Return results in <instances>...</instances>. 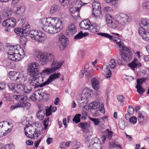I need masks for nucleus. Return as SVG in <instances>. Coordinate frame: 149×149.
Listing matches in <instances>:
<instances>
[{
	"label": "nucleus",
	"mask_w": 149,
	"mask_h": 149,
	"mask_svg": "<svg viewBox=\"0 0 149 149\" xmlns=\"http://www.w3.org/2000/svg\"><path fill=\"white\" fill-rule=\"evenodd\" d=\"M47 57V53L39 52L36 55L35 58L41 65H43L48 62Z\"/></svg>",
	"instance_id": "8"
},
{
	"label": "nucleus",
	"mask_w": 149,
	"mask_h": 149,
	"mask_svg": "<svg viewBox=\"0 0 149 149\" xmlns=\"http://www.w3.org/2000/svg\"><path fill=\"white\" fill-rule=\"evenodd\" d=\"M77 32V28L75 24L71 23L68 26L66 30V34L69 36H72L75 34Z\"/></svg>",
	"instance_id": "11"
},
{
	"label": "nucleus",
	"mask_w": 149,
	"mask_h": 149,
	"mask_svg": "<svg viewBox=\"0 0 149 149\" xmlns=\"http://www.w3.org/2000/svg\"><path fill=\"white\" fill-rule=\"evenodd\" d=\"M11 14V11L9 8H6L3 10V15L4 17H8Z\"/></svg>",
	"instance_id": "37"
},
{
	"label": "nucleus",
	"mask_w": 149,
	"mask_h": 149,
	"mask_svg": "<svg viewBox=\"0 0 149 149\" xmlns=\"http://www.w3.org/2000/svg\"><path fill=\"white\" fill-rule=\"evenodd\" d=\"M40 65L37 62H32L29 65L27 74L29 75L36 76L40 70Z\"/></svg>",
	"instance_id": "4"
},
{
	"label": "nucleus",
	"mask_w": 149,
	"mask_h": 149,
	"mask_svg": "<svg viewBox=\"0 0 149 149\" xmlns=\"http://www.w3.org/2000/svg\"><path fill=\"white\" fill-rule=\"evenodd\" d=\"M97 34L98 35L100 36L108 38L110 40H112L113 38V37L107 33H98Z\"/></svg>",
	"instance_id": "43"
},
{
	"label": "nucleus",
	"mask_w": 149,
	"mask_h": 149,
	"mask_svg": "<svg viewBox=\"0 0 149 149\" xmlns=\"http://www.w3.org/2000/svg\"><path fill=\"white\" fill-rule=\"evenodd\" d=\"M89 149H99L101 145V141L97 138L90 139L88 141Z\"/></svg>",
	"instance_id": "9"
},
{
	"label": "nucleus",
	"mask_w": 149,
	"mask_h": 149,
	"mask_svg": "<svg viewBox=\"0 0 149 149\" xmlns=\"http://www.w3.org/2000/svg\"><path fill=\"white\" fill-rule=\"evenodd\" d=\"M72 4L77 8V9L79 10L83 6V2L81 0H77L76 2H73Z\"/></svg>",
	"instance_id": "35"
},
{
	"label": "nucleus",
	"mask_w": 149,
	"mask_h": 149,
	"mask_svg": "<svg viewBox=\"0 0 149 149\" xmlns=\"http://www.w3.org/2000/svg\"><path fill=\"white\" fill-rule=\"evenodd\" d=\"M61 75L60 73L58 72L57 73L54 74L50 76L47 80L44 82V84H43L42 86H45L47 85L53 81L56 78L59 77V76Z\"/></svg>",
	"instance_id": "16"
},
{
	"label": "nucleus",
	"mask_w": 149,
	"mask_h": 149,
	"mask_svg": "<svg viewBox=\"0 0 149 149\" xmlns=\"http://www.w3.org/2000/svg\"><path fill=\"white\" fill-rule=\"evenodd\" d=\"M18 107H22L29 109L31 106V104L28 102H19L17 104Z\"/></svg>",
	"instance_id": "31"
},
{
	"label": "nucleus",
	"mask_w": 149,
	"mask_h": 149,
	"mask_svg": "<svg viewBox=\"0 0 149 149\" xmlns=\"http://www.w3.org/2000/svg\"><path fill=\"white\" fill-rule=\"evenodd\" d=\"M51 107H46L45 109L46 111V115L47 116H48L52 114V111L51 109Z\"/></svg>",
	"instance_id": "61"
},
{
	"label": "nucleus",
	"mask_w": 149,
	"mask_h": 149,
	"mask_svg": "<svg viewBox=\"0 0 149 149\" xmlns=\"http://www.w3.org/2000/svg\"><path fill=\"white\" fill-rule=\"evenodd\" d=\"M16 82L24 83L27 79L26 76L25 74L22 72H18Z\"/></svg>",
	"instance_id": "20"
},
{
	"label": "nucleus",
	"mask_w": 149,
	"mask_h": 149,
	"mask_svg": "<svg viewBox=\"0 0 149 149\" xmlns=\"http://www.w3.org/2000/svg\"><path fill=\"white\" fill-rule=\"evenodd\" d=\"M38 95L40 96L39 94H38V93H34L30 97V98L31 100L35 101L37 100H38Z\"/></svg>",
	"instance_id": "53"
},
{
	"label": "nucleus",
	"mask_w": 149,
	"mask_h": 149,
	"mask_svg": "<svg viewBox=\"0 0 149 149\" xmlns=\"http://www.w3.org/2000/svg\"><path fill=\"white\" fill-rule=\"evenodd\" d=\"M106 21L108 26L111 28H116L119 24L118 22L116 21L111 17V15L107 13L105 15Z\"/></svg>",
	"instance_id": "7"
},
{
	"label": "nucleus",
	"mask_w": 149,
	"mask_h": 149,
	"mask_svg": "<svg viewBox=\"0 0 149 149\" xmlns=\"http://www.w3.org/2000/svg\"><path fill=\"white\" fill-rule=\"evenodd\" d=\"M30 26L29 24H24L22 26V31H23V33L29 34L30 31Z\"/></svg>",
	"instance_id": "34"
},
{
	"label": "nucleus",
	"mask_w": 149,
	"mask_h": 149,
	"mask_svg": "<svg viewBox=\"0 0 149 149\" xmlns=\"http://www.w3.org/2000/svg\"><path fill=\"white\" fill-rule=\"evenodd\" d=\"M90 25H91V23L89 20L86 19L81 22L79 24V26L81 29L83 30H88L89 28Z\"/></svg>",
	"instance_id": "18"
},
{
	"label": "nucleus",
	"mask_w": 149,
	"mask_h": 149,
	"mask_svg": "<svg viewBox=\"0 0 149 149\" xmlns=\"http://www.w3.org/2000/svg\"><path fill=\"white\" fill-rule=\"evenodd\" d=\"M116 18L119 24L122 25L125 24L126 23L130 22L131 20V17L124 13H120L116 16Z\"/></svg>",
	"instance_id": "6"
},
{
	"label": "nucleus",
	"mask_w": 149,
	"mask_h": 149,
	"mask_svg": "<svg viewBox=\"0 0 149 149\" xmlns=\"http://www.w3.org/2000/svg\"><path fill=\"white\" fill-rule=\"evenodd\" d=\"M101 9H100V10L97 9L96 10H93L92 14L94 17H97L101 15Z\"/></svg>",
	"instance_id": "55"
},
{
	"label": "nucleus",
	"mask_w": 149,
	"mask_h": 149,
	"mask_svg": "<svg viewBox=\"0 0 149 149\" xmlns=\"http://www.w3.org/2000/svg\"><path fill=\"white\" fill-rule=\"evenodd\" d=\"M128 66L131 68L133 70L135 68H139L141 67V63L137 59L135 58L132 61L128 64Z\"/></svg>",
	"instance_id": "15"
},
{
	"label": "nucleus",
	"mask_w": 149,
	"mask_h": 149,
	"mask_svg": "<svg viewBox=\"0 0 149 149\" xmlns=\"http://www.w3.org/2000/svg\"><path fill=\"white\" fill-rule=\"evenodd\" d=\"M94 70H91L88 71L85 70V76L87 78H91L93 76Z\"/></svg>",
	"instance_id": "39"
},
{
	"label": "nucleus",
	"mask_w": 149,
	"mask_h": 149,
	"mask_svg": "<svg viewBox=\"0 0 149 149\" xmlns=\"http://www.w3.org/2000/svg\"><path fill=\"white\" fill-rule=\"evenodd\" d=\"M88 29L89 30L90 32L94 33L99 31V28L96 24H93L90 25L89 28Z\"/></svg>",
	"instance_id": "29"
},
{
	"label": "nucleus",
	"mask_w": 149,
	"mask_h": 149,
	"mask_svg": "<svg viewBox=\"0 0 149 149\" xmlns=\"http://www.w3.org/2000/svg\"><path fill=\"white\" fill-rule=\"evenodd\" d=\"M41 21L43 30L51 34L58 32L63 28V22L58 18H43Z\"/></svg>",
	"instance_id": "1"
},
{
	"label": "nucleus",
	"mask_w": 149,
	"mask_h": 149,
	"mask_svg": "<svg viewBox=\"0 0 149 149\" xmlns=\"http://www.w3.org/2000/svg\"><path fill=\"white\" fill-rule=\"evenodd\" d=\"M88 99L85 96H83V94H81V96L79 97L77 100L80 103L81 105L84 106L88 103Z\"/></svg>",
	"instance_id": "26"
},
{
	"label": "nucleus",
	"mask_w": 149,
	"mask_h": 149,
	"mask_svg": "<svg viewBox=\"0 0 149 149\" xmlns=\"http://www.w3.org/2000/svg\"><path fill=\"white\" fill-rule=\"evenodd\" d=\"M38 94H39L40 96L41 97L42 99H45L47 100L49 99L50 95L43 89H40L39 90Z\"/></svg>",
	"instance_id": "22"
},
{
	"label": "nucleus",
	"mask_w": 149,
	"mask_h": 149,
	"mask_svg": "<svg viewBox=\"0 0 149 149\" xmlns=\"http://www.w3.org/2000/svg\"><path fill=\"white\" fill-rule=\"evenodd\" d=\"M81 115L80 114H78L76 115L74 117L73 119V121L76 123H78L80 121V117Z\"/></svg>",
	"instance_id": "56"
},
{
	"label": "nucleus",
	"mask_w": 149,
	"mask_h": 149,
	"mask_svg": "<svg viewBox=\"0 0 149 149\" xmlns=\"http://www.w3.org/2000/svg\"><path fill=\"white\" fill-rule=\"evenodd\" d=\"M84 36V35L81 31L79 32L74 37V39L76 40L80 39L82 38Z\"/></svg>",
	"instance_id": "58"
},
{
	"label": "nucleus",
	"mask_w": 149,
	"mask_h": 149,
	"mask_svg": "<svg viewBox=\"0 0 149 149\" xmlns=\"http://www.w3.org/2000/svg\"><path fill=\"white\" fill-rule=\"evenodd\" d=\"M127 111L129 114L132 115L134 112V109L132 106H130Z\"/></svg>",
	"instance_id": "62"
},
{
	"label": "nucleus",
	"mask_w": 149,
	"mask_h": 149,
	"mask_svg": "<svg viewBox=\"0 0 149 149\" xmlns=\"http://www.w3.org/2000/svg\"><path fill=\"white\" fill-rule=\"evenodd\" d=\"M58 6L55 5L51 6L50 8V13L51 14H54L57 12L58 10Z\"/></svg>",
	"instance_id": "44"
},
{
	"label": "nucleus",
	"mask_w": 149,
	"mask_h": 149,
	"mask_svg": "<svg viewBox=\"0 0 149 149\" xmlns=\"http://www.w3.org/2000/svg\"><path fill=\"white\" fill-rule=\"evenodd\" d=\"M140 26L141 28L143 30L148 31L149 29V20L147 19H141L139 22Z\"/></svg>",
	"instance_id": "14"
},
{
	"label": "nucleus",
	"mask_w": 149,
	"mask_h": 149,
	"mask_svg": "<svg viewBox=\"0 0 149 149\" xmlns=\"http://www.w3.org/2000/svg\"><path fill=\"white\" fill-rule=\"evenodd\" d=\"M142 7L144 9L149 10V1H146L142 4Z\"/></svg>",
	"instance_id": "54"
},
{
	"label": "nucleus",
	"mask_w": 149,
	"mask_h": 149,
	"mask_svg": "<svg viewBox=\"0 0 149 149\" xmlns=\"http://www.w3.org/2000/svg\"><path fill=\"white\" fill-rule=\"evenodd\" d=\"M82 94L83 96H85L87 99H89L91 97V95L92 94V90L88 88H85L83 91Z\"/></svg>",
	"instance_id": "24"
},
{
	"label": "nucleus",
	"mask_w": 149,
	"mask_h": 149,
	"mask_svg": "<svg viewBox=\"0 0 149 149\" xmlns=\"http://www.w3.org/2000/svg\"><path fill=\"white\" fill-rule=\"evenodd\" d=\"M79 127L84 129H87L90 127V125L87 123H81L79 124Z\"/></svg>",
	"instance_id": "49"
},
{
	"label": "nucleus",
	"mask_w": 149,
	"mask_h": 149,
	"mask_svg": "<svg viewBox=\"0 0 149 149\" xmlns=\"http://www.w3.org/2000/svg\"><path fill=\"white\" fill-rule=\"evenodd\" d=\"M11 130L9 128L6 130L5 126L3 125V123H0V137L6 135Z\"/></svg>",
	"instance_id": "19"
},
{
	"label": "nucleus",
	"mask_w": 149,
	"mask_h": 149,
	"mask_svg": "<svg viewBox=\"0 0 149 149\" xmlns=\"http://www.w3.org/2000/svg\"><path fill=\"white\" fill-rule=\"evenodd\" d=\"M29 35L31 38L33 40H36L40 42L44 41L46 38L45 34L40 31L36 30H32L29 31Z\"/></svg>",
	"instance_id": "2"
},
{
	"label": "nucleus",
	"mask_w": 149,
	"mask_h": 149,
	"mask_svg": "<svg viewBox=\"0 0 149 149\" xmlns=\"http://www.w3.org/2000/svg\"><path fill=\"white\" fill-rule=\"evenodd\" d=\"M17 9L15 13L19 15L22 14L25 11V8L23 6L21 7H18L17 8Z\"/></svg>",
	"instance_id": "46"
},
{
	"label": "nucleus",
	"mask_w": 149,
	"mask_h": 149,
	"mask_svg": "<svg viewBox=\"0 0 149 149\" xmlns=\"http://www.w3.org/2000/svg\"><path fill=\"white\" fill-rule=\"evenodd\" d=\"M27 41L28 39L25 37H22L20 39V43L23 47H25L26 42Z\"/></svg>",
	"instance_id": "48"
},
{
	"label": "nucleus",
	"mask_w": 149,
	"mask_h": 149,
	"mask_svg": "<svg viewBox=\"0 0 149 149\" xmlns=\"http://www.w3.org/2000/svg\"><path fill=\"white\" fill-rule=\"evenodd\" d=\"M112 40L116 42L119 47L121 49H123L124 44L121 42L120 39L118 37H113Z\"/></svg>",
	"instance_id": "30"
},
{
	"label": "nucleus",
	"mask_w": 149,
	"mask_h": 149,
	"mask_svg": "<svg viewBox=\"0 0 149 149\" xmlns=\"http://www.w3.org/2000/svg\"><path fill=\"white\" fill-rule=\"evenodd\" d=\"M92 7L93 10L101 9L100 4L98 2L94 1L93 3Z\"/></svg>",
	"instance_id": "41"
},
{
	"label": "nucleus",
	"mask_w": 149,
	"mask_h": 149,
	"mask_svg": "<svg viewBox=\"0 0 149 149\" xmlns=\"http://www.w3.org/2000/svg\"><path fill=\"white\" fill-rule=\"evenodd\" d=\"M14 31L15 33L20 36L23 35L22 34L24 33H23V31H22V29L21 28H15L14 29Z\"/></svg>",
	"instance_id": "51"
},
{
	"label": "nucleus",
	"mask_w": 149,
	"mask_h": 149,
	"mask_svg": "<svg viewBox=\"0 0 149 149\" xmlns=\"http://www.w3.org/2000/svg\"><path fill=\"white\" fill-rule=\"evenodd\" d=\"M15 83H9L7 85L10 89L15 93L16 92V87H15Z\"/></svg>",
	"instance_id": "47"
},
{
	"label": "nucleus",
	"mask_w": 149,
	"mask_h": 149,
	"mask_svg": "<svg viewBox=\"0 0 149 149\" xmlns=\"http://www.w3.org/2000/svg\"><path fill=\"white\" fill-rule=\"evenodd\" d=\"M60 2L61 3V5L64 6H66L69 3V0H59Z\"/></svg>",
	"instance_id": "63"
},
{
	"label": "nucleus",
	"mask_w": 149,
	"mask_h": 149,
	"mask_svg": "<svg viewBox=\"0 0 149 149\" xmlns=\"http://www.w3.org/2000/svg\"><path fill=\"white\" fill-rule=\"evenodd\" d=\"M28 82L29 84L32 86V88H36L39 87H42L43 86H42L41 85L44 84V82L40 84H38L37 82H38L37 80L36 76L31 75H29Z\"/></svg>",
	"instance_id": "10"
},
{
	"label": "nucleus",
	"mask_w": 149,
	"mask_h": 149,
	"mask_svg": "<svg viewBox=\"0 0 149 149\" xmlns=\"http://www.w3.org/2000/svg\"><path fill=\"white\" fill-rule=\"evenodd\" d=\"M116 65V62L114 59L111 60L109 63H107L104 64L102 67V70L106 73L105 77L106 78L109 79L111 75V71L110 69H113L115 68Z\"/></svg>",
	"instance_id": "3"
},
{
	"label": "nucleus",
	"mask_w": 149,
	"mask_h": 149,
	"mask_svg": "<svg viewBox=\"0 0 149 149\" xmlns=\"http://www.w3.org/2000/svg\"><path fill=\"white\" fill-rule=\"evenodd\" d=\"M105 132L106 135H104L107 139L110 140L113 135V132L112 131H110L109 129H107L105 130Z\"/></svg>",
	"instance_id": "40"
},
{
	"label": "nucleus",
	"mask_w": 149,
	"mask_h": 149,
	"mask_svg": "<svg viewBox=\"0 0 149 149\" xmlns=\"http://www.w3.org/2000/svg\"><path fill=\"white\" fill-rule=\"evenodd\" d=\"M77 8L72 4L70 6L69 10L71 14L72 13L76 10H77Z\"/></svg>",
	"instance_id": "60"
},
{
	"label": "nucleus",
	"mask_w": 149,
	"mask_h": 149,
	"mask_svg": "<svg viewBox=\"0 0 149 149\" xmlns=\"http://www.w3.org/2000/svg\"><path fill=\"white\" fill-rule=\"evenodd\" d=\"M91 82L93 87L94 89L97 90L99 88V81L98 80L95 78H94L92 79Z\"/></svg>",
	"instance_id": "28"
},
{
	"label": "nucleus",
	"mask_w": 149,
	"mask_h": 149,
	"mask_svg": "<svg viewBox=\"0 0 149 149\" xmlns=\"http://www.w3.org/2000/svg\"><path fill=\"white\" fill-rule=\"evenodd\" d=\"M63 64L62 62H58L54 60L52 62V67L53 69L54 70L55 72L57 69L59 68Z\"/></svg>",
	"instance_id": "25"
},
{
	"label": "nucleus",
	"mask_w": 149,
	"mask_h": 149,
	"mask_svg": "<svg viewBox=\"0 0 149 149\" xmlns=\"http://www.w3.org/2000/svg\"><path fill=\"white\" fill-rule=\"evenodd\" d=\"M123 49H120L119 50V54L121 56V57H122V55H123L124 54H125V53L124 51V50L128 52H130V50L128 49L126 47H124L123 48Z\"/></svg>",
	"instance_id": "57"
},
{
	"label": "nucleus",
	"mask_w": 149,
	"mask_h": 149,
	"mask_svg": "<svg viewBox=\"0 0 149 149\" xmlns=\"http://www.w3.org/2000/svg\"><path fill=\"white\" fill-rule=\"evenodd\" d=\"M25 85L22 84H18L17 85L16 87V92L15 93L20 92L21 91H24L25 89Z\"/></svg>",
	"instance_id": "38"
},
{
	"label": "nucleus",
	"mask_w": 149,
	"mask_h": 149,
	"mask_svg": "<svg viewBox=\"0 0 149 149\" xmlns=\"http://www.w3.org/2000/svg\"><path fill=\"white\" fill-rule=\"evenodd\" d=\"M136 87L137 89V92L140 94H143L144 92V90L142 89V87L140 85L138 81V84H137Z\"/></svg>",
	"instance_id": "50"
},
{
	"label": "nucleus",
	"mask_w": 149,
	"mask_h": 149,
	"mask_svg": "<svg viewBox=\"0 0 149 149\" xmlns=\"http://www.w3.org/2000/svg\"><path fill=\"white\" fill-rule=\"evenodd\" d=\"M68 39L62 34L59 36L58 42L60 44V48L61 49H64L66 46Z\"/></svg>",
	"instance_id": "12"
},
{
	"label": "nucleus",
	"mask_w": 149,
	"mask_h": 149,
	"mask_svg": "<svg viewBox=\"0 0 149 149\" xmlns=\"http://www.w3.org/2000/svg\"><path fill=\"white\" fill-rule=\"evenodd\" d=\"M16 20L13 18H8L5 20L3 22L2 25L3 26L13 28L16 24Z\"/></svg>",
	"instance_id": "13"
},
{
	"label": "nucleus",
	"mask_w": 149,
	"mask_h": 149,
	"mask_svg": "<svg viewBox=\"0 0 149 149\" xmlns=\"http://www.w3.org/2000/svg\"><path fill=\"white\" fill-rule=\"evenodd\" d=\"M139 34L143 39L147 41L149 40V32L146 30H143L142 29H139Z\"/></svg>",
	"instance_id": "17"
},
{
	"label": "nucleus",
	"mask_w": 149,
	"mask_h": 149,
	"mask_svg": "<svg viewBox=\"0 0 149 149\" xmlns=\"http://www.w3.org/2000/svg\"><path fill=\"white\" fill-rule=\"evenodd\" d=\"M100 106L99 102L98 101H96L91 103L90 105V106L91 109H97Z\"/></svg>",
	"instance_id": "36"
},
{
	"label": "nucleus",
	"mask_w": 149,
	"mask_h": 149,
	"mask_svg": "<svg viewBox=\"0 0 149 149\" xmlns=\"http://www.w3.org/2000/svg\"><path fill=\"white\" fill-rule=\"evenodd\" d=\"M40 135V130H37L34 131V132L33 133V136L31 137L32 135L31 134H29L28 136H27V137L29 138L31 137L32 139H35L36 137H38Z\"/></svg>",
	"instance_id": "42"
},
{
	"label": "nucleus",
	"mask_w": 149,
	"mask_h": 149,
	"mask_svg": "<svg viewBox=\"0 0 149 149\" xmlns=\"http://www.w3.org/2000/svg\"><path fill=\"white\" fill-rule=\"evenodd\" d=\"M22 54H20L19 52L17 53V54H15L14 58H13V61L18 62L22 60L24 56V53L23 50Z\"/></svg>",
	"instance_id": "23"
},
{
	"label": "nucleus",
	"mask_w": 149,
	"mask_h": 149,
	"mask_svg": "<svg viewBox=\"0 0 149 149\" xmlns=\"http://www.w3.org/2000/svg\"><path fill=\"white\" fill-rule=\"evenodd\" d=\"M47 58L48 59V62L49 61H52L55 60V56L52 54L47 53Z\"/></svg>",
	"instance_id": "52"
},
{
	"label": "nucleus",
	"mask_w": 149,
	"mask_h": 149,
	"mask_svg": "<svg viewBox=\"0 0 149 149\" xmlns=\"http://www.w3.org/2000/svg\"><path fill=\"white\" fill-rule=\"evenodd\" d=\"M146 116L144 113L139 114L138 117V120L139 123L142 125L146 123Z\"/></svg>",
	"instance_id": "27"
},
{
	"label": "nucleus",
	"mask_w": 149,
	"mask_h": 149,
	"mask_svg": "<svg viewBox=\"0 0 149 149\" xmlns=\"http://www.w3.org/2000/svg\"><path fill=\"white\" fill-rule=\"evenodd\" d=\"M18 74L17 72L15 73L14 72L10 71L9 73V77L12 80L17 81Z\"/></svg>",
	"instance_id": "32"
},
{
	"label": "nucleus",
	"mask_w": 149,
	"mask_h": 149,
	"mask_svg": "<svg viewBox=\"0 0 149 149\" xmlns=\"http://www.w3.org/2000/svg\"><path fill=\"white\" fill-rule=\"evenodd\" d=\"M45 114V110L43 108L41 107H39L38 111L37 113L36 116L40 120H42L43 119L44 116Z\"/></svg>",
	"instance_id": "21"
},
{
	"label": "nucleus",
	"mask_w": 149,
	"mask_h": 149,
	"mask_svg": "<svg viewBox=\"0 0 149 149\" xmlns=\"http://www.w3.org/2000/svg\"><path fill=\"white\" fill-rule=\"evenodd\" d=\"M54 72V70L51 67V68H47L43 70L42 72V74L44 75H49L50 73H53Z\"/></svg>",
	"instance_id": "33"
},
{
	"label": "nucleus",
	"mask_w": 149,
	"mask_h": 149,
	"mask_svg": "<svg viewBox=\"0 0 149 149\" xmlns=\"http://www.w3.org/2000/svg\"><path fill=\"white\" fill-rule=\"evenodd\" d=\"M122 58L125 61H129L132 58V56L127 53H125L122 55Z\"/></svg>",
	"instance_id": "45"
},
{
	"label": "nucleus",
	"mask_w": 149,
	"mask_h": 149,
	"mask_svg": "<svg viewBox=\"0 0 149 149\" xmlns=\"http://www.w3.org/2000/svg\"><path fill=\"white\" fill-rule=\"evenodd\" d=\"M130 123L133 124H135L136 122L137 119L136 117L132 116L130 119Z\"/></svg>",
	"instance_id": "64"
},
{
	"label": "nucleus",
	"mask_w": 149,
	"mask_h": 149,
	"mask_svg": "<svg viewBox=\"0 0 149 149\" xmlns=\"http://www.w3.org/2000/svg\"><path fill=\"white\" fill-rule=\"evenodd\" d=\"M80 10L77 9V10L71 14L72 16L74 18H76L79 17V11Z\"/></svg>",
	"instance_id": "59"
},
{
	"label": "nucleus",
	"mask_w": 149,
	"mask_h": 149,
	"mask_svg": "<svg viewBox=\"0 0 149 149\" xmlns=\"http://www.w3.org/2000/svg\"><path fill=\"white\" fill-rule=\"evenodd\" d=\"M21 50L23 51V49L20 48L19 45H18L15 46H10L8 48V58L11 60L13 61V58H14L15 54H17V53Z\"/></svg>",
	"instance_id": "5"
}]
</instances>
